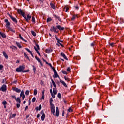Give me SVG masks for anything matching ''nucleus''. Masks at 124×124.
I'll return each mask as SVG.
<instances>
[{"label": "nucleus", "mask_w": 124, "mask_h": 124, "mask_svg": "<svg viewBox=\"0 0 124 124\" xmlns=\"http://www.w3.org/2000/svg\"><path fill=\"white\" fill-rule=\"evenodd\" d=\"M30 93V91L27 90L25 92L26 95H29V94Z\"/></svg>", "instance_id": "37998d69"}, {"label": "nucleus", "mask_w": 124, "mask_h": 124, "mask_svg": "<svg viewBox=\"0 0 124 124\" xmlns=\"http://www.w3.org/2000/svg\"><path fill=\"white\" fill-rule=\"evenodd\" d=\"M52 69L53 70L54 72H56L57 71H56V69H55L53 66H52Z\"/></svg>", "instance_id": "6e6d98bb"}, {"label": "nucleus", "mask_w": 124, "mask_h": 124, "mask_svg": "<svg viewBox=\"0 0 124 124\" xmlns=\"http://www.w3.org/2000/svg\"><path fill=\"white\" fill-rule=\"evenodd\" d=\"M35 45H36L37 48H36V47L34 46V49L36 51V52H37V54H38L39 56H41L40 53L38 51V50H40V47H39V45H38L37 44V43H35Z\"/></svg>", "instance_id": "20e7f679"}, {"label": "nucleus", "mask_w": 124, "mask_h": 124, "mask_svg": "<svg viewBox=\"0 0 124 124\" xmlns=\"http://www.w3.org/2000/svg\"><path fill=\"white\" fill-rule=\"evenodd\" d=\"M4 22L6 23V28H8V29H10V22L8 21V19H5Z\"/></svg>", "instance_id": "6e6552de"}, {"label": "nucleus", "mask_w": 124, "mask_h": 124, "mask_svg": "<svg viewBox=\"0 0 124 124\" xmlns=\"http://www.w3.org/2000/svg\"><path fill=\"white\" fill-rule=\"evenodd\" d=\"M52 21V18L51 17H48L46 19L47 23H50Z\"/></svg>", "instance_id": "72a5a7b5"}, {"label": "nucleus", "mask_w": 124, "mask_h": 124, "mask_svg": "<svg viewBox=\"0 0 124 124\" xmlns=\"http://www.w3.org/2000/svg\"><path fill=\"white\" fill-rule=\"evenodd\" d=\"M76 18H78V15H74L72 16V17L71 18V20L72 21H74Z\"/></svg>", "instance_id": "dca6fc26"}, {"label": "nucleus", "mask_w": 124, "mask_h": 124, "mask_svg": "<svg viewBox=\"0 0 124 124\" xmlns=\"http://www.w3.org/2000/svg\"><path fill=\"white\" fill-rule=\"evenodd\" d=\"M64 116V110H63L62 112V116L63 117Z\"/></svg>", "instance_id": "0e129e2a"}, {"label": "nucleus", "mask_w": 124, "mask_h": 124, "mask_svg": "<svg viewBox=\"0 0 124 124\" xmlns=\"http://www.w3.org/2000/svg\"><path fill=\"white\" fill-rule=\"evenodd\" d=\"M53 16L54 17V18H56V19H58V21H59V22H62V19H61V17H60V16L56 15H54Z\"/></svg>", "instance_id": "aec40b11"}, {"label": "nucleus", "mask_w": 124, "mask_h": 124, "mask_svg": "<svg viewBox=\"0 0 124 124\" xmlns=\"http://www.w3.org/2000/svg\"><path fill=\"white\" fill-rule=\"evenodd\" d=\"M16 101L17 102V104H16V107L17 108H20V105L21 104V99H20V98L18 97L16 99Z\"/></svg>", "instance_id": "0eeeda50"}, {"label": "nucleus", "mask_w": 124, "mask_h": 124, "mask_svg": "<svg viewBox=\"0 0 124 124\" xmlns=\"http://www.w3.org/2000/svg\"><path fill=\"white\" fill-rule=\"evenodd\" d=\"M7 87L6 85L3 84L1 88H0V91H1L2 92H6Z\"/></svg>", "instance_id": "1a4fd4ad"}, {"label": "nucleus", "mask_w": 124, "mask_h": 124, "mask_svg": "<svg viewBox=\"0 0 124 124\" xmlns=\"http://www.w3.org/2000/svg\"><path fill=\"white\" fill-rule=\"evenodd\" d=\"M63 10L64 11H65V12H67V11H68V10H69V8L68 7H66L65 6V7H64V8L63 9Z\"/></svg>", "instance_id": "393cba45"}, {"label": "nucleus", "mask_w": 124, "mask_h": 124, "mask_svg": "<svg viewBox=\"0 0 124 124\" xmlns=\"http://www.w3.org/2000/svg\"><path fill=\"white\" fill-rule=\"evenodd\" d=\"M23 17L26 20V22L29 23L30 22V20L31 19V16L30 14H28L27 15H25Z\"/></svg>", "instance_id": "7ed1b4c3"}, {"label": "nucleus", "mask_w": 124, "mask_h": 124, "mask_svg": "<svg viewBox=\"0 0 124 124\" xmlns=\"http://www.w3.org/2000/svg\"><path fill=\"white\" fill-rule=\"evenodd\" d=\"M67 112L68 113H72V112H73V109H72V108L71 107H69V108H68Z\"/></svg>", "instance_id": "5701e85b"}, {"label": "nucleus", "mask_w": 124, "mask_h": 124, "mask_svg": "<svg viewBox=\"0 0 124 124\" xmlns=\"http://www.w3.org/2000/svg\"><path fill=\"white\" fill-rule=\"evenodd\" d=\"M2 104H3V105H6V104H7V102L6 101L4 100L2 102Z\"/></svg>", "instance_id": "79ce46f5"}, {"label": "nucleus", "mask_w": 124, "mask_h": 124, "mask_svg": "<svg viewBox=\"0 0 124 124\" xmlns=\"http://www.w3.org/2000/svg\"><path fill=\"white\" fill-rule=\"evenodd\" d=\"M56 28L60 31H64V27H62L61 25H57Z\"/></svg>", "instance_id": "9b49d317"}, {"label": "nucleus", "mask_w": 124, "mask_h": 124, "mask_svg": "<svg viewBox=\"0 0 124 124\" xmlns=\"http://www.w3.org/2000/svg\"><path fill=\"white\" fill-rule=\"evenodd\" d=\"M50 93L51 94H53V90L52 89L50 90Z\"/></svg>", "instance_id": "4d7b16f0"}, {"label": "nucleus", "mask_w": 124, "mask_h": 124, "mask_svg": "<svg viewBox=\"0 0 124 124\" xmlns=\"http://www.w3.org/2000/svg\"><path fill=\"white\" fill-rule=\"evenodd\" d=\"M35 100H36V98H35V97H34L32 99L31 102H35Z\"/></svg>", "instance_id": "603ef678"}, {"label": "nucleus", "mask_w": 124, "mask_h": 124, "mask_svg": "<svg viewBox=\"0 0 124 124\" xmlns=\"http://www.w3.org/2000/svg\"><path fill=\"white\" fill-rule=\"evenodd\" d=\"M16 44L18 48H22V45L21 44V43L16 42Z\"/></svg>", "instance_id": "c85d7f7f"}, {"label": "nucleus", "mask_w": 124, "mask_h": 124, "mask_svg": "<svg viewBox=\"0 0 124 124\" xmlns=\"http://www.w3.org/2000/svg\"><path fill=\"white\" fill-rule=\"evenodd\" d=\"M40 114L41 115H42L41 117V121H44L45 119V113H44V111L43 110H41Z\"/></svg>", "instance_id": "9d476101"}, {"label": "nucleus", "mask_w": 124, "mask_h": 124, "mask_svg": "<svg viewBox=\"0 0 124 124\" xmlns=\"http://www.w3.org/2000/svg\"><path fill=\"white\" fill-rule=\"evenodd\" d=\"M28 108H29V107L28 106H26L25 108V111H26V110H28Z\"/></svg>", "instance_id": "680f3d73"}, {"label": "nucleus", "mask_w": 124, "mask_h": 124, "mask_svg": "<svg viewBox=\"0 0 124 124\" xmlns=\"http://www.w3.org/2000/svg\"><path fill=\"white\" fill-rule=\"evenodd\" d=\"M95 46V42H93L91 44V46L93 47V49H94V46Z\"/></svg>", "instance_id": "e433bc0d"}, {"label": "nucleus", "mask_w": 124, "mask_h": 124, "mask_svg": "<svg viewBox=\"0 0 124 124\" xmlns=\"http://www.w3.org/2000/svg\"><path fill=\"white\" fill-rule=\"evenodd\" d=\"M11 98H13V99L16 100V96L15 95H11Z\"/></svg>", "instance_id": "8fccbe9b"}, {"label": "nucleus", "mask_w": 124, "mask_h": 124, "mask_svg": "<svg viewBox=\"0 0 124 124\" xmlns=\"http://www.w3.org/2000/svg\"><path fill=\"white\" fill-rule=\"evenodd\" d=\"M40 117V114H37V118H39Z\"/></svg>", "instance_id": "338daca9"}, {"label": "nucleus", "mask_w": 124, "mask_h": 124, "mask_svg": "<svg viewBox=\"0 0 124 124\" xmlns=\"http://www.w3.org/2000/svg\"><path fill=\"white\" fill-rule=\"evenodd\" d=\"M62 72L63 74H67V72L66 71L62 70Z\"/></svg>", "instance_id": "09e8293b"}, {"label": "nucleus", "mask_w": 124, "mask_h": 124, "mask_svg": "<svg viewBox=\"0 0 124 124\" xmlns=\"http://www.w3.org/2000/svg\"><path fill=\"white\" fill-rule=\"evenodd\" d=\"M67 71H68L69 72H71V69L70 68V67H68L67 69Z\"/></svg>", "instance_id": "3c124183"}, {"label": "nucleus", "mask_w": 124, "mask_h": 124, "mask_svg": "<svg viewBox=\"0 0 124 124\" xmlns=\"http://www.w3.org/2000/svg\"><path fill=\"white\" fill-rule=\"evenodd\" d=\"M46 64H48V65H49V66H50V67H52V64H51V63H48V62H46Z\"/></svg>", "instance_id": "864d4df0"}, {"label": "nucleus", "mask_w": 124, "mask_h": 124, "mask_svg": "<svg viewBox=\"0 0 124 124\" xmlns=\"http://www.w3.org/2000/svg\"><path fill=\"white\" fill-rule=\"evenodd\" d=\"M55 38H56V40H57V43H59V44H60V45H61V46L62 47H63V45H62V43H60V39H59V38H58V37H57V35H55Z\"/></svg>", "instance_id": "6ab92c4d"}, {"label": "nucleus", "mask_w": 124, "mask_h": 124, "mask_svg": "<svg viewBox=\"0 0 124 124\" xmlns=\"http://www.w3.org/2000/svg\"><path fill=\"white\" fill-rule=\"evenodd\" d=\"M56 117L60 116V110H59V108L58 107H56Z\"/></svg>", "instance_id": "a211bd4d"}, {"label": "nucleus", "mask_w": 124, "mask_h": 124, "mask_svg": "<svg viewBox=\"0 0 124 124\" xmlns=\"http://www.w3.org/2000/svg\"><path fill=\"white\" fill-rule=\"evenodd\" d=\"M1 36L2 37V38H6V35H5V34L3 33H1Z\"/></svg>", "instance_id": "4c0bfd02"}, {"label": "nucleus", "mask_w": 124, "mask_h": 124, "mask_svg": "<svg viewBox=\"0 0 124 124\" xmlns=\"http://www.w3.org/2000/svg\"><path fill=\"white\" fill-rule=\"evenodd\" d=\"M50 6L51 8H53V9H56V6L55 5V4L54 3H50Z\"/></svg>", "instance_id": "412c9836"}, {"label": "nucleus", "mask_w": 124, "mask_h": 124, "mask_svg": "<svg viewBox=\"0 0 124 124\" xmlns=\"http://www.w3.org/2000/svg\"><path fill=\"white\" fill-rule=\"evenodd\" d=\"M13 91H15V92H16V87H13Z\"/></svg>", "instance_id": "e2e57ef3"}, {"label": "nucleus", "mask_w": 124, "mask_h": 124, "mask_svg": "<svg viewBox=\"0 0 124 124\" xmlns=\"http://www.w3.org/2000/svg\"><path fill=\"white\" fill-rule=\"evenodd\" d=\"M17 38H20L23 41H24V42H27V40H25L23 37H22V35L21 34H19L18 36H17Z\"/></svg>", "instance_id": "f8f14e48"}, {"label": "nucleus", "mask_w": 124, "mask_h": 124, "mask_svg": "<svg viewBox=\"0 0 124 124\" xmlns=\"http://www.w3.org/2000/svg\"><path fill=\"white\" fill-rule=\"evenodd\" d=\"M24 56L25 58H26V59H27V60H28V61H30V58L29 57V56H28V55L27 54V53H26V52H24Z\"/></svg>", "instance_id": "b1692460"}, {"label": "nucleus", "mask_w": 124, "mask_h": 124, "mask_svg": "<svg viewBox=\"0 0 124 124\" xmlns=\"http://www.w3.org/2000/svg\"><path fill=\"white\" fill-rule=\"evenodd\" d=\"M25 50H26V51H27V52H28V53H30V54H31V50H30V49H29V48H25Z\"/></svg>", "instance_id": "de8ad7c7"}, {"label": "nucleus", "mask_w": 124, "mask_h": 124, "mask_svg": "<svg viewBox=\"0 0 124 124\" xmlns=\"http://www.w3.org/2000/svg\"><path fill=\"white\" fill-rule=\"evenodd\" d=\"M35 109L37 111H38V110L40 111L41 110V105H40L39 107H37Z\"/></svg>", "instance_id": "7c9ffc66"}, {"label": "nucleus", "mask_w": 124, "mask_h": 124, "mask_svg": "<svg viewBox=\"0 0 124 124\" xmlns=\"http://www.w3.org/2000/svg\"><path fill=\"white\" fill-rule=\"evenodd\" d=\"M45 52L46 54H50V53H52V52H53V49L51 48H47L46 49Z\"/></svg>", "instance_id": "ddd939ff"}, {"label": "nucleus", "mask_w": 124, "mask_h": 124, "mask_svg": "<svg viewBox=\"0 0 124 124\" xmlns=\"http://www.w3.org/2000/svg\"><path fill=\"white\" fill-rule=\"evenodd\" d=\"M54 76L55 78H58V77L60 78V77L59 76V75H58V73H57V72H54Z\"/></svg>", "instance_id": "473e14b6"}, {"label": "nucleus", "mask_w": 124, "mask_h": 124, "mask_svg": "<svg viewBox=\"0 0 124 124\" xmlns=\"http://www.w3.org/2000/svg\"><path fill=\"white\" fill-rule=\"evenodd\" d=\"M23 95H25L24 90H22L21 93H20V97H21Z\"/></svg>", "instance_id": "58836bf2"}, {"label": "nucleus", "mask_w": 124, "mask_h": 124, "mask_svg": "<svg viewBox=\"0 0 124 124\" xmlns=\"http://www.w3.org/2000/svg\"><path fill=\"white\" fill-rule=\"evenodd\" d=\"M2 68H3V66L1 64H0V70H2Z\"/></svg>", "instance_id": "5fc2aeb1"}, {"label": "nucleus", "mask_w": 124, "mask_h": 124, "mask_svg": "<svg viewBox=\"0 0 124 124\" xmlns=\"http://www.w3.org/2000/svg\"><path fill=\"white\" fill-rule=\"evenodd\" d=\"M64 78L65 81H67V82H70V78H67L66 76H64Z\"/></svg>", "instance_id": "c756f323"}, {"label": "nucleus", "mask_w": 124, "mask_h": 124, "mask_svg": "<svg viewBox=\"0 0 124 124\" xmlns=\"http://www.w3.org/2000/svg\"><path fill=\"white\" fill-rule=\"evenodd\" d=\"M17 11L18 14H20V15H21V16L24 17V15H25L24 12H23L21 9H17Z\"/></svg>", "instance_id": "423d86ee"}, {"label": "nucleus", "mask_w": 124, "mask_h": 124, "mask_svg": "<svg viewBox=\"0 0 124 124\" xmlns=\"http://www.w3.org/2000/svg\"><path fill=\"white\" fill-rule=\"evenodd\" d=\"M53 92L54 95L57 94V89L56 88H53Z\"/></svg>", "instance_id": "f704fd0d"}, {"label": "nucleus", "mask_w": 124, "mask_h": 124, "mask_svg": "<svg viewBox=\"0 0 124 124\" xmlns=\"http://www.w3.org/2000/svg\"><path fill=\"white\" fill-rule=\"evenodd\" d=\"M10 17L11 18V19H12V20L15 22V23H16V18H15L14 17H13L12 16L10 15Z\"/></svg>", "instance_id": "bb28decb"}, {"label": "nucleus", "mask_w": 124, "mask_h": 124, "mask_svg": "<svg viewBox=\"0 0 124 124\" xmlns=\"http://www.w3.org/2000/svg\"><path fill=\"white\" fill-rule=\"evenodd\" d=\"M33 67V71L34 72H35V71H36V68H35V67L34 66V65L32 66Z\"/></svg>", "instance_id": "a18cd8bd"}, {"label": "nucleus", "mask_w": 124, "mask_h": 124, "mask_svg": "<svg viewBox=\"0 0 124 124\" xmlns=\"http://www.w3.org/2000/svg\"><path fill=\"white\" fill-rule=\"evenodd\" d=\"M45 93V90H43L42 92V95H44Z\"/></svg>", "instance_id": "052dcab7"}, {"label": "nucleus", "mask_w": 124, "mask_h": 124, "mask_svg": "<svg viewBox=\"0 0 124 124\" xmlns=\"http://www.w3.org/2000/svg\"><path fill=\"white\" fill-rule=\"evenodd\" d=\"M33 94L34 95H36V94H37V90L34 89Z\"/></svg>", "instance_id": "ea45409f"}, {"label": "nucleus", "mask_w": 124, "mask_h": 124, "mask_svg": "<svg viewBox=\"0 0 124 124\" xmlns=\"http://www.w3.org/2000/svg\"><path fill=\"white\" fill-rule=\"evenodd\" d=\"M61 55L63 59H64V60H66V61H68V58L66 57V56L65 55V54L63 53V52H61Z\"/></svg>", "instance_id": "4468645a"}, {"label": "nucleus", "mask_w": 124, "mask_h": 124, "mask_svg": "<svg viewBox=\"0 0 124 124\" xmlns=\"http://www.w3.org/2000/svg\"><path fill=\"white\" fill-rule=\"evenodd\" d=\"M25 67L23 66H20L18 68H17L16 69V71H17V72H29V71H30V70H26L25 71Z\"/></svg>", "instance_id": "f257e3e1"}, {"label": "nucleus", "mask_w": 124, "mask_h": 124, "mask_svg": "<svg viewBox=\"0 0 124 124\" xmlns=\"http://www.w3.org/2000/svg\"><path fill=\"white\" fill-rule=\"evenodd\" d=\"M50 109L51 114H53V116H55V113L56 112V108L55 107V105L50 106Z\"/></svg>", "instance_id": "39448f33"}, {"label": "nucleus", "mask_w": 124, "mask_h": 124, "mask_svg": "<svg viewBox=\"0 0 124 124\" xmlns=\"http://www.w3.org/2000/svg\"><path fill=\"white\" fill-rule=\"evenodd\" d=\"M35 58L36 60H37V61H38L39 62H40L41 65L42 66H43V63H42V62H41V60H40V59H39V58H38V57L37 56H35Z\"/></svg>", "instance_id": "2eb2a0df"}, {"label": "nucleus", "mask_w": 124, "mask_h": 124, "mask_svg": "<svg viewBox=\"0 0 124 124\" xmlns=\"http://www.w3.org/2000/svg\"><path fill=\"white\" fill-rule=\"evenodd\" d=\"M60 83H61V84H62V85H63V86H64V87H65V88H67V85H66V83H65V82L63 80L60 79Z\"/></svg>", "instance_id": "f3484780"}, {"label": "nucleus", "mask_w": 124, "mask_h": 124, "mask_svg": "<svg viewBox=\"0 0 124 124\" xmlns=\"http://www.w3.org/2000/svg\"><path fill=\"white\" fill-rule=\"evenodd\" d=\"M51 82H52L54 87H55L54 89H56V88H57V85H56V83H55V81H54V80L53 79H51Z\"/></svg>", "instance_id": "a878e982"}, {"label": "nucleus", "mask_w": 124, "mask_h": 124, "mask_svg": "<svg viewBox=\"0 0 124 124\" xmlns=\"http://www.w3.org/2000/svg\"><path fill=\"white\" fill-rule=\"evenodd\" d=\"M30 54L31 56L32 57V58H34V57L33 56V54H32V52H31Z\"/></svg>", "instance_id": "69168bd1"}, {"label": "nucleus", "mask_w": 124, "mask_h": 124, "mask_svg": "<svg viewBox=\"0 0 124 124\" xmlns=\"http://www.w3.org/2000/svg\"><path fill=\"white\" fill-rule=\"evenodd\" d=\"M31 33L33 36H36V33L33 31H31Z\"/></svg>", "instance_id": "2f4dec72"}, {"label": "nucleus", "mask_w": 124, "mask_h": 124, "mask_svg": "<svg viewBox=\"0 0 124 124\" xmlns=\"http://www.w3.org/2000/svg\"><path fill=\"white\" fill-rule=\"evenodd\" d=\"M58 98H62V94L61 93H58L57 95Z\"/></svg>", "instance_id": "a19ab883"}, {"label": "nucleus", "mask_w": 124, "mask_h": 124, "mask_svg": "<svg viewBox=\"0 0 124 124\" xmlns=\"http://www.w3.org/2000/svg\"><path fill=\"white\" fill-rule=\"evenodd\" d=\"M16 93H21V90L18 88H16Z\"/></svg>", "instance_id": "c03bdc74"}, {"label": "nucleus", "mask_w": 124, "mask_h": 124, "mask_svg": "<svg viewBox=\"0 0 124 124\" xmlns=\"http://www.w3.org/2000/svg\"><path fill=\"white\" fill-rule=\"evenodd\" d=\"M49 102H50V106H53V105H54V104H53V98H51L50 99Z\"/></svg>", "instance_id": "cd10ccee"}, {"label": "nucleus", "mask_w": 124, "mask_h": 124, "mask_svg": "<svg viewBox=\"0 0 124 124\" xmlns=\"http://www.w3.org/2000/svg\"><path fill=\"white\" fill-rule=\"evenodd\" d=\"M22 96V100H24V99H25V97H26V96L25 95H23Z\"/></svg>", "instance_id": "bf43d9fd"}, {"label": "nucleus", "mask_w": 124, "mask_h": 124, "mask_svg": "<svg viewBox=\"0 0 124 124\" xmlns=\"http://www.w3.org/2000/svg\"><path fill=\"white\" fill-rule=\"evenodd\" d=\"M31 21L32 23L35 24V17H34V16H32V19Z\"/></svg>", "instance_id": "c9c22d12"}, {"label": "nucleus", "mask_w": 124, "mask_h": 124, "mask_svg": "<svg viewBox=\"0 0 124 124\" xmlns=\"http://www.w3.org/2000/svg\"><path fill=\"white\" fill-rule=\"evenodd\" d=\"M42 99H44V95H42Z\"/></svg>", "instance_id": "774afa93"}, {"label": "nucleus", "mask_w": 124, "mask_h": 124, "mask_svg": "<svg viewBox=\"0 0 124 124\" xmlns=\"http://www.w3.org/2000/svg\"><path fill=\"white\" fill-rule=\"evenodd\" d=\"M109 45L110 46H111V47H114L115 45V43H109Z\"/></svg>", "instance_id": "49530a36"}, {"label": "nucleus", "mask_w": 124, "mask_h": 124, "mask_svg": "<svg viewBox=\"0 0 124 124\" xmlns=\"http://www.w3.org/2000/svg\"><path fill=\"white\" fill-rule=\"evenodd\" d=\"M50 31L54 32V33H59V30L56 26H53L50 28Z\"/></svg>", "instance_id": "f03ea898"}, {"label": "nucleus", "mask_w": 124, "mask_h": 124, "mask_svg": "<svg viewBox=\"0 0 124 124\" xmlns=\"http://www.w3.org/2000/svg\"><path fill=\"white\" fill-rule=\"evenodd\" d=\"M2 54L4 56V57H5V59H8V55H7V54H6V52H5V51H3Z\"/></svg>", "instance_id": "4be33fe9"}, {"label": "nucleus", "mask_w": 124, "mask_h": 124, "mask_svg": "<svg viewBox=\"0 0 124 124\" xmlns=\"http://www.w3.org/2000/svg\"><path fill=\"white\" fill-rule=\"evenodd\" d=\"M51 95L53 97V98H55V97H56L55 95L53 93H52V94H51Z\"/></svg>", "instance_id": "13d9d810"}]
</instances>
